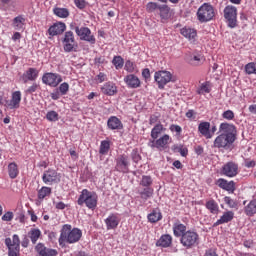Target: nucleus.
<instances>
[{
    "mask_svg": "<svg viewBox=\"0 0 256 256\" xmlns=\"http://www.w3.org/2000/svg\"><path fill=\"white\" fill-rule=\"evenodd\" d=\"M2 221H13V212H6L2 216Z\"/></svg>",
    "mask_w": 256,
    "mask_h": 256,
    "instance_id": "54",
    "label": "nucleus"
},
{
    "mask_svg": "<svg viewBox=\"0 0 256 256\" xmlns=\"http://www.w3.org/2000/svg\"><path fill=\"white\" fill-rule=\"evenodd\" d=\"M224 202L226 203V205H229V207H235V200L231 199V197L226 196L224 198Z\"/></svg>",
    "mask_w": 256,
    "mask_h": 256,
    "instance_id": "55",
    "label": "nucleus"
},
{
    "mask_svg": "<svg viewBox=\"0 0 256 256\" xmlns=\"http://www.w3.org/2000/svg\"><path fill=\"white\" fill-rule=\"evenodd\" d=\"M105 73L103 72H100L98 75H97V79L99 80V83H103V81H105Z\"/></svg>",
    "mask_w": 256,
    "mask_h": 256,
    "instance_id": "61",
    "label": "nucleus"
},
{
    "mask_svg": "<svg viewBox=\"0 0 256 256\" xmlns=\"http://www.w3.org/2000/svg\"><path fill=\"white\" fill-rule=\"evenodd\" d=\"M21 245L22 247H24V249H27V247H29V236L24 235Z\"/></svg>",
    "mask_w": 256,
    "mask_h": 256,
    "instance_id": "57",
    "label": "nucleus"
},
{
    "mask_svg": "<svg viewBox=\"0 0 256 256\" xmlns=\"http://www.w3.org/2000/svg\"><path fill=\"white\" fill-rule=\"evenodd\" d=\"M64 51L66 53H71L73 49H75V35L73 34L72 31H67L64 34Z\"/></svg>",
    "mask_w": 256,
    "mask_h": 256,
    "instance_id": "15",
    "label": "nucleus"
},
{
    "mask_svg": "<svg viewBox=\"0 0 256 256\" xmlns=\"http://www.w3.org/2000/svg\"><path fill=\"white\" fill-rule=\"evenodd\" d=\"M171 79H173V74L166 70L157 71L154 74V80L158 85V89H165V85L171 83Z\"/></svg>",
    "mask_w": 256,
    "mask_h": 256,
    "instance_id": "7",
    "label": "nucleus"
},
{
    "mask_svg": "<svg viewBox=\"0 0 256 256\" xmlns=\"http://www.w3.org/2000/svg\"><path fill=\"white\" fill-rule=\"evenodd\" d=\"M206 209L210 211L213 215H217L219 213V204L213 199L206 202Z\"/></svg>",
    "mask_w": 256,
    "mask_h": 256,
    "instance_id": "35",
    "label": "nucleus"
},
{
    "mask_svg": "<svg viewBox=\"0 0 256 256\" xmlns=\"http://www.w3.org/2000/svg\"><path fill=\"white\" fill-rule=\"evenodd\" d=\"M205 256H217V253L213 250H208L206 252Z\"/></svg>",
    "mask_w": 256,
    "mask_h": 256,
    "instance_id": "64",
    "label": "nucleus"
},
{
    "mask_svg": "<svg viewBox=\"0 0 256 256\" xmlns=\"http://www.w3.org/2000/svg\"><path fill=\"white\" fill-rule=\"evenodd\" d=\"M180 243L185 249H193L199 245V234L195 231L188 230L180 238Z\"/></svg>",
    "mask_w": 256,
    "mask_h": 256,
    "instance_id": "4",
    "label": "nucleus"
},
{
    "mask_svg": "<svg viewBox=\"0 0 256 256\" xmlns=\"http://www.w3.org/2000/svg\"><path fill=\"white\" fill-rule=\"evenodd\" d=\"M42 82L49 87H57L59 83H63V78L57 73H45L42 76Z\"/></svg>",
    "mask_w": 256,
    "mask_h": 256,
    "instance_id": "11",
    "label": "nucleus"
},
{
    "mask_svg": "<svg viewBox=\"0 0 256 256\" xmlns=\"http://www.w3.org/2000/svg\"><path fill=\"white\" fill-rule=\"evenodd\" d=\"M173 243V237L169 234L162 235L159 240L156 242L157 247H171V244Z\"/></svg>",
    "mask_w": 256,
    "mask_h": 256,
    "instance_id": "27",
    "label": "nucleus"
},
{
    "mask_svg": "<svg viewBox=\"0 0 256 256\" xmlns=\"http://www.w3.org/2000/svg\"><path fill=\"white\" fill-rule=\"evenodd\" d=\"M245 71L248 75H256V63L250 62L245 66Z\"/></svg>",
    "mask_w": 256,
    "mask_h": 256,
    "instance_id": "45",
    "label": "nucleus"
},
{
    "mask_svg": "<svg viewBox=\"0 0 256 256\" xmlns=\"http://www.w3.org/2000/svg\"><path fill=\"white\" fill-rule=\"evenodd\" d=\"M217 183L218 187H220V189H224V191H229L230 193L235 191V182L233 181H227L223 178H220L218 179Z\"/></svg>",
    "mask_w": 256,
    "mask_h": 256,
    "instance_id": "23",
    "label": "nucleus"
},
{
    "mask_svg": "<svg viewBox=\"0 0 256 256\" xmlns=\"http://www.w3.org/2000/svg\"><path fill=\"white\" fill-rule=\"evenodd\" d=\"M195 153L197 155H203V147L202 146H196L195 147Z\"/></svg>",
    "mask_w": 256,
    "mask_h": 256,
    "instance_id": "62",
    "label": "nucleus"
},
{
    "mask_svg": "<svg viewBox=\"0 0 256 256\" xmlns=\"http://www.w3.org/2000/svg\"><path fill=\"white\" fill-rule=\"evenodd\" d=\"M198 21L200 23H207L215 17V9L209 3L202 4L197 11Z\"/></svg>",
    "mask_w": 256,
    "mask_h": 256,
    "instance_id": "3",
    "label": "nucleus"
},
{
    "mask_svg": "<svg viewBox=\"0 0 256 256\" xmlns=\"http://www.w3.org/2000/svg\"><path fill=\"white\" fill-rule=\"evenodd\" d=\"M141 199H144V201H147V199H150V197H153V189L151 187H146L142 191H138Z\"/></svg>",
    "mask_w": 256,
    "mask_h": 256,
    "instance_id": "39",
    "label": "nucleus"
},
{
    "mask_svg": "<svg viewBox=\"0 0 256 256\" xmlns=\"http://www.w3.org/2000/svg\"><path fill=\"white\" fill-rule=\"evenodd\" d=\"M185 61L192 67H199L205 63V57L199 52L189 53L185 56Z\"/></svg>",
    "mask_w": 256,
    "mask_h": 256,
    "instance_id": "13",
    "label": "nucleus"
},
{
    "mask_svg": "<svg viewBox=\"0 0 256 256\" xmlns=\"http://www.w3.org/2000/svg\"><path fill=\"white\" fill-rule=\"evenodd\" d=\"M8 175L10 179H17V175H19V167L17 163L12 162L8 165Z\"/></svg>",
    "mask_w": 256,
    "mask_h": 256,
    "instance_id": "34",
    "label": "nucleus"
},
{
    "mask_svg": "<svg viewBox=\"0 0 256 256\" xmlns=\"http://www.w3.org/2000/svg\"><path fill=\"white\" fill-rule=\"evenodd\" d=\"M53 13L56 17H60L61 19H67V17H69V9L67 8L56 7L53 9Z\"/></svg>",
    "mask_w": 256,
    "mask_h": 256,
    "instance_id": "37",
    "label": "nucleus"
},
{
    "mask_svg": "<svg viewBox=\"0 0 256 256\" xmlns=\"http://www.w3.org/2000/svg\"><path fill=\"white\" fill-rule=\"evenodd\" d=\"M5 245L8 247V255L9 256H19L21 240L19 239V235L14 234L11 238L5 239Z\"/></svg>",
    "mask_w": 256,
    "mask_h": 256,
    "instance_id": "5",
    "label": "nucleus"
},
{
    "mask_svg": "<svg viewBox=\"0 0 256 256\" xmlns=\"http://www.w3.org/2000/svg\"><path fill=\"white\" fill-rule=\"evenodd\" d=\"M75 5L78 9H85L86 2L85 0H75Z\"/></svg>",
    "mask_w": 256,
    "mask_h": 256,
    "instance_id": "56",
    "label": "nucleus"
},
{
    "mask_svg": "<svg viewBox=\"0 0 256 256\" xmlns=\"http://www.w3.org/2000/svg\"><path fill=\"white\" fill-rule=\"evenodd\" d=\"M38 89H39V84L33 83V84L26 90V93H28V95H31V94L35 93V91H37Z\"/></svg>",
    "mask_w": 256,
    "mask_h": 256,
    "instance_id": "52",
    "label": "nucleus"
},
{
    "mask_svg": "<svg viewBox=\"0 0 256 256\" xmlns=\"http://www.w3.org/2000/svg\"><path fill=\"white\" fill-rule=\"evenodd\" d=\"M169 135L168 134H164L162 137H160L157 140H150L148 143V146L151 147V149H159L160 151L162 149H165V147H167V145H169Z\"/></svg>",
    "mask_w": 256,
    "mask_h": 256,
    "instance_id": "16",
    "label": "nucleus"
},
{
    "mask_svg": "<svg viewBox=\"0 0 256 256\" xmlns=\"http://www.w3.org/2000/svg\"><path fill=\"white\" fill-rule=\"evenodd\" d=\"M28 238L31 240L32 245H36L37 241H39V237H41V230L37 228H32L28 232Z\"/></svg>",
    "mask_w": 256,
    "mask_h": 256,
    "instance_id": "33",
    "label": "nucleus"
},
{
    "mask_svg": "<svg viewBox=\"0 0 256 256\" xmlns=\"http://www.w3.org/2000/svg\"><path fill=\"white\" fill-rule=\"evenodd\" d=\"M235 217V213L233 211H227L224 212V214L214 223V227H217L218 225H223L225 223H229L230 221H233V218Z\"/></svg>",
    "mask_w": 256,
    "mask_h": 256,
    "instance_id": "25",
    "label": "nucleus"
},
{
    "mask_svg": "<svg viewBox=\"0 0 256 256\" xmlns=\"http://www.w3.org/2000/svg\"><path fill=\"white\" fill-rule=\"evenodd\" d=\"M82 235L83 233L80 229H72L71 225L65 224L61 229V234L58 240L59 245H63V243H77L81 239Z\"/></svg>",
    "mask_w": 256,
    "mask_h": 256,
    "instance_id": "1",
    "label": "nucleus"
},
{
    "mask_svg": "<svg viewBox=\"0 0 256 256\" xmlns=\"http://www.w3.org/2000/svg\"><path fill=\"white\" fill-rule=\"evenodd\" d=\"M235 141V138H231L225 134H220L215 138L213 147L215 149H231V145H233Z\"/></svg>",
    "mask_w": 256,
    "mask_h": 256,
    "instance_id": "6",
    "label": "nucleus"
},
{
    "mask_svg": "<svg viewBox=\"0 0 256 256\" xmlns=\"http://www.w3.org/2000/svg\"><path fill=\"white\" fill-rule=\"evenodd\" d=\"M113 65L116 69H123V58L121 56H115L112 60Z\"/></svg>",
    "mask_w": 256,
    "mask_h": 256,
    "instance_id": "46",
    "label": "nucleus"
},
{
    "mask_svg": "<svg viewBox=\"0 0 256 256\" xmlns=\"http://www.w3.org/2000/svg\"><path fill=\"white\" fill-rule=\"evenodd\" d=\"M256 163L254 160H246L245 161V167H247L248 169H251L252 167H255Z\"/></svg>",
    "mask_w": 256,
    "mask_h": 256,
    "instance_id": "60",
    "label": "nucleus"
},
{
    "mask_svg": "<svg viewBox=\"0 0 256 256\" xmlns=\"http://www.w3.org/2000/svg\"><path fill=\"white\" fill-rule=\"evenodd\" d=\"M65 29H67V26L65 25V23L58 22V23H55L54 25H52L48 29V33L52 37H55V35H61L62 33H65Z\"/></svg>",
    "mask_w": 256,
    "mask_h": 256,
    "instance_id": "21",
    "label": "nucleus"
},
{
    "mask_svg": "<svg viewBox=\"0 0 256 256\" xmlns=\"http://www.w3.org/2000/svg\"><path fill=\"white\" fill-rule=\"evenodd\" d=\"M97 199V193L83 189L77 203L80 206L86 205L88 209H95V207H97Z\"/></svg>",
    "mask_w": 256,
    "mask_h": 256,
    "instance_id": "2",
    "label": "nucleus"
},
{
    "mask_svg": "<svg viewBox=\"0 0 256 256\" xmlns=\"http://www.w3.org/2000/svg\"><path fill=\"white\" fill-rule=\"evenodd\" d=\"M75 33L78 37H80L81 41H87V43H90L91 45H95L96 39L93 34H91V29L88 27H75Z\"/></svg>",
    "mask_w": 256,
    "mask_h": 256,
    "instance_id": "9",
    "label": "nucleus"
},
{
    "mask_svg": "<svg viewBox=\"0 0 256 256\" xmlns=\"http://www.w3.org/2000/svg\"><path fill=\"white\" fill-rule=\"evenodd\" d=\"M223 119H227V121H233L235 119V113L232 110L224 111L222 114Z\"/></svg>",
    "mask_w": 256,
    "mask_h": 256,
    "instance_id": "49",
    "label": "nucleus"
},
{
    "mask_svg": "<svg viewBox=\"0 0 256 256\" xmlns=\"http://www.w3.org/2000/svg\"><path fill=\"white\" fill-rule=\"evenodd\" d=\"M131 157L134 163H139V161H141V155H139V152H137V150L132 151Z\"/></svg>",
    "mask_w": 256,
    "mask_h": 256,
    "instance_id": "53",
    "label": "nucleus"
},
{
    "mask_svg": "<svg viewBox=\"0 0 256 256\" xmlns=\"http://www.w3.org/2000/svg\"><path fill=\"white\" fill-rule=\"evenodd\" d=\"M219 133L231 137L232 139H237V128L233 124L227 122L221 123L219 126Z\"/></svg>",
    "mask_w": 256,
    "mask_h": 256,
    "instance_id": "14",
    "label": "nucleus"
},
{
    "mask_svg": "<svg viewBox=\"0 0 256 256\" xmlns=\"http://www.w3.org/2000/svg\"><path fill=\"white\" fill-rule=\"evenodd\" d=\"M158 11L162 21H167L171 17V8L167 4L160 5Z\"/></svg>",
    "mask_w": 256,
    "mask_h": 256,
    "instance_id": "30",
    "label": "nucleus"
},
{
    "mask_svg": "<svg viewBox=\"0 0 256 256\" xmlns=\"http://www.w3.org/2000/svg\"><path fill=\"white\" fill-rule=\"evenodd\" d=\"M210 129H211V123H209V122H201L198 125L199 133H201V135L203 137H205L206 139H211Z\"/></svg>",
    "mask_w": 256,
    "mask_h": 256,
    "instance_id": "24",
    "label": "nucleus"
},
{
    "mask_svg": "<svg viewBox=\"0 0 256 256\" xmlns=\"http://www.w3.org/2000/svg\"><path fill=\"white\" fill-rule=\"evenodd\" d=\"M48 121H59V114L55 111H50L46 114Z\"/></svg>",
    "mask_w": 256,
    "mask_h": 256,
    "instance_id": "48",
    "label": "nucleus"
},
{
    "mask_svg": "<svg viewBox=\"0 0 256 256\" xmlns=\"http://www.w3.org/2000/svg\"><path fill=\"white\" fill-rule=\"evenodd\" d=\"M39 77V70L36 68H29L26 72L23 73L21 79L23 83H27L28 81H37Z\"/></svg>",
    "mask_w": 256,
    "mask_h": 256,
    "instance_id": "18",
    "label": "nucleus"
},
{
    "mask_svg": "<svg viewBox=\"0 0 256 256\" xmlns=\"http://www.w3.org/2000/svg\"><path fill=\"white\" fill-rule=\"evenodd\" d=\"M59 91H60V95H67V93H69V83L63 82L59 86Z\"/></svg>",
    "mask_w": 256,
    "mask_h": 256,
    "instance_id": "50",
    "label": "nucleus"
},
{
    "mask_svg": "<svg viewBox=\"0 0 256 256\" xmlns=\"http://www.w3.org/2000/svg\"><path fill=\"white\" fill-rule=\"evenodd\" d=\"M23 25H25V18H23L22 16H17L14 18L13 20L14 29L19 30L23 27Z\"/></svg>",
    "mask_w": 256,
    "mask_h": 256,
    "instance_id": "42",
    "label": "nucleus"
},
{
    "mask_svg": "<svg viewBox=\"0 0 256 256\" xmlns=\"http://www.w3.org/2000/svg\"><path fill=\"white\" fill-rule=\"evenodd\" d=\"M140 185H142V187H146V188L151 187V185H153V179L151 178V176H142Z\"/></svg>",
    "mask_w": 256,
    "mask_h": 256,
    "instance_id": "47",
    "label": "nucleus"
},
{
    "mask_svg": "<svg viewBox=\"0 0 256 256\" xmlns=\"http://www.w3.org/2000/svg\"><path fill=\"white\" fill-rule=\"evenodd\" d=\"M198 95H205V93H211V89H209V82H204L197 89Z\"/></svg>",
    "mask_w": 256,
    "mask_h": 256,
    "instance_id": "43",
    "label": "nucleus"
},
{
    "mask_svg": "<svg viewBox=\"0 0 256 256\" xmlns=\"http://www.w3.org/2000/svg\"><path fill=\"white\" fill-rule=\"evenodd\" d=\"M224 17L228 21V27L231 29L237 27V7L226 6L224 9Z\"/></svg>",
    "mask_w": 256,
    "mask_h": 256,
    "instance_id": "10",
    "label": "nucleus"
},
{
    "mask_svg": "<svg viewBox=\"0 0 256 256\" xmlns=\"http://www.w3.org/2000/svg\"><path fill=\"white\" fill-rule=\"evenodd\" d=\"M170 131H175L176 133H181L183 129L179 125L172 124L170 126Z\"/></svg>",
    "mask_w": 256,
    "mask_h": 256,
    "instance_id": "58",
    "label": "nucleus"
},
{
    "mask_svg": "<svg viewBox=\"0 0 256 256\" xmlns=\"http://www.w3.org/2000/svg\"><path fill=\"white\" fill-rule=\"evenodd\" d=\"M51 195V187L43 186L38 191V199H45V197H49Z\"/></svg>",
    "mask_w": 256,
    "mask_h": 256,
    "instance_id": "41",
    "label": "nucleus"
},
{
    "mask_svg": "<svg viewBox=\"0 0 256 256\" xmlns=\"http://www.w3.org/2000/svg\"><path fill=\"white\" fill-rule=\"evenodd\" d=\"M124 82L130 89L141 87V80L135 74H129L124 78Z\"/></svg>",
    "mask_w": 256,
    "mask_h": 256,
    "instance_id": "19",
    "label": "nucleus"
},
{
    "mask_svg": "<svg viewBox=\"0 0 256 256\" xmlns=\"http://www.w3.org/2000/svg\"><path fill=\"white\" fill-rule=\"evenodd\" d=\"M248 109L250 113H253L254 115H256V104L250 105Z\"/></svg>",
    "mask_w": 256,
    "mask_h": 256,
    "instance_id": "63",
    "label": "nucleus"
},
{
    "mask_svg": "<svg viewBox=\"0 0 256 256\" xmlns=\"http://www.w3.org/2000/svg\"><path fill=\"white\" fill-rule=\"evenodd\" d=\"M244 213L248 217H253V215H256V198L251 200L247 206L244 208Z\"/></svg>",
    "mask_w": 256,
    "mask_h": 256,
    "instance_id": "32",
    "label": "nucleus"
},
{
    "mask_svg": "<svg viewBox=\"0 0 256 256\" xmlns=\"http://www.w3.org/2000/svg\"><path fill=\"white\" fill-rule=\"evenodd\" d=\"M163 131H165V127H163L161 123L156 124L153 127V129L151 130V137H152L153 141L155 139H158L159 135H161V133H163Z\"/></svg>",
    "mask_w": 256,
    "mask_h": 256,
    "instance_id": "36",
    "label": "nucleus"
},
{
    "mask_svg": "<svg viewBox=\"0 0 256 256\" xmlns=\"http://www.w3.org/2000/svg\"><path fill=\"white\" fill-rule=\"evenodd\" d=\"M187 233V226L182 224L181 222H176L173 225V234L175 237H183Z\"/></svg>",
    "mask_w": 256,
    "mask_h": 256,
    "instance_id": "29",
    "label": "nucleus"
},
{
    "mask_svg": "<svg viewBox=\"0 0 256 256\" xmlns=\"http://www.w3.org/2000/svg\"><path fill=\"white\" fill-rule=\"evenodd\" d=\"M180 33L189 41H195V37H197V31L193 28L184 27L180 30Z\"/></svg>",
    "mask_w": 256,
    "mask_h": 256,
    "instance_id": "31",
    "label": "nucleus"
},
{
    "mask_svg": "<svg viewBox=\"0 0 256 256\" xmlns=\"http://www.w3.org/2000/svg\"><path fill=\"white\" fill-rule=\"evenodd\" d=\"M221 173L225 175V177H237V175H239V164L233 161L227 162L223 165Z\"/></svg>",
    "mask_w": 256,
    "mask_h": 256,
    "instance_id": "12",
    "label": "nucleus"
},
{
    "mask_svg": "<svg viewBox=\"0 0 256 256\" xmlns=\"http://www.w3.org/2000/svg\"><path fill=\"white\" fill-rule=\"evenodd\" d=\"M142 77H144V79H150L151 78V71L148 68H145L142 71Z\"/></svg>",
    "mask_w": 256,
    "mask_h": 256,
    "instance_id": "59",
    "label": "nucleus"
},
{
    "mask_svg": "<svg viewBox=\"0 0 256 256\" xmlns=\"http://www.w3.org/2000/svg\"><path fill=\"white\" fill-rule=\"evenodd\" d=\"M107 125L112 131L123 129V123L116 116H111L107 121Z\"/></svg>",
    "mask_w": 256,
    "mask_h": 256,
    "instance_id": "26",
    "label": "nucleus"
},
{
    "mask_svg": "<svg viewBox=\"0 0 256 256\" xmlns=\"http://www.w3.org/2000/svg\"><path fill=\"white\" fill-rule=\"evenodd\" d=\"M42 181L45 185H57L61 183V174L53 169L46 170L42 175Z\"/></svg>",
    "mask_w": 256,
    "mask_h": 256,
    "instance_id": "8",
    "label": "nucleus"
},
{
    "mask_svg": "<svg viewBox=\"0 0 256 256\" xmlns=\"http://www.w3.org/2000/svg\"><path fill=\"white\" fill-rule=\"evenodd\" d=\"M174 151L180 153L182 157H187V154L189 153V150L187 148H183L181 146H174Z\"/></svg>",
    "mask_w": 256,
    "mask_h": 256,
    "instance_id": "51",
    "label": "nucleus"
},
{
    "mask_svg": "<svg viewBox=\"0 0 256 256\" xmlns=\"http://www.w3.org/2000/svg\"><path fill=\"white\" fill-rule=\"evenodd\" d=\"M110 148H111V144H109V141L103 140L100 144L99 154L100 155H107V153H109Z\"/></svg>",
    "mask_w": 256,
    "mask_h": 256,
    "instance_id": "40",
    "label": "nucleus"
},
{
    "mask_svg": "<svg viewBox=\"0 0 256 256\" xmlns=\"http://www.w3.org/2000/svg\"><path fill=\"white\" fill-rule=\"evenodd\" d=\"M116 171L120 173H127L129 171V157L127 155H120L116 159Z\"/></svg>",
    "mask_w": 256,
    "mask_h": 256,
    "instance_id": "17",
    "label": "nucleus"
},
{
    "mask_svg": "<svg viewBox=\"0 0 256 256\" xmlns=\"http://www.w3.org/2000/svg\"><path fill=\"white\" fill-rule=\"evenodd\" d=\"M163 219V215L159 210H153L152 213L148 214V220L150 223H157V221H161Z\"/></svg>",
    "mask_w": 256,
    "mask_h": 256,
    "instance_id": "38",
    "label": "nucleus"
},
{
    "mask_svg": "<svg viewBox=\"0 0 256 256\" xmlns=\"http://www.w3.org/2000/svg\"><path fill=\"white\" fill-rule=\"evenodd\" d=\"M19 105H21V91H15L10 102H7V107L9 109H19Z\"/></svg>",
    "mask_w": 256,
    "mask_h": 256,
    "instance_id": "22",
    "label": "nucleus"
},
{
    "mask_svg": "<svg viewBox=\"0 0 256 256\" xmlns=\"http://www.w3.org/2000/svg\"><path fill=\"white\" fill-rule=\"evenodd\" d=\"M120 221L121 219H119V216L117 214H110L105 219L107 230L109 231L111 229H117V227H119Z\"/></svg>",
    "mask_w": 256,
    "mask_h": 256,
    "instance_id": "20",
    "label": "nucleus"
},
{
    "mask_svg": "<svg viewBox=\"0 0 256 256\" xmlns=\"http://www.w3.org/2000/svg\"><path fill=\"white\" fill-rule=\"evenodd\" d=\"M160 6H161V4H159L157 2H148L146 5V11L148 13H155V11L159 10Z\"/></svg>",
    "mask_w": 256,
    "mask_h": 256,
    "instance_id": "44",
    "label": "nucleus"
},
{
    "mask_svg": "<svg viewBox=\"0 0 256 256\" xmlns=\"http://www.w3.org/2000/svg\"><path fill=\"white\" fill-rule=\"evenodd\" d=\"M101 91L104 95L113 96L117 93V86L113 82H107L103 85Z\"/></svg>",
    "mask_w": 256,
    "mask_h": 256,
    "instance_id": "28",
    "label": "nucleus"
}]
</instances>
